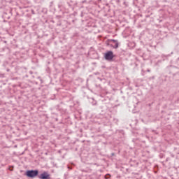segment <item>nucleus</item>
Here are the masks:
<instances>
[{
	"label": "nucleus",
	"mask_w": 179,
	"mask_h": 179,
	"mask_svg": "<svg viewBox=\"0 0 179 179\" xmlns=\"http://www.w3.org/2000/svg\"><path fill=\"white\" fill-rule=\"evenodd\" d=\"M38 178H40V179H50L51 178L50 177V174H48V173L43 172L38 176Z\"/></svg>",
	"instance_id": "20e7f679"
},
{
	"label": "nucleus",
	"mask_w": 179,
	"mask_h": 179,
	"mask_svg": "<svg viewBox=\"0 0 179 179\" xmlns=\"http://www.w3.org/2000/svg\"><path fill=\"white\" fill-rule=\"evenodd\" d=\"M104 58L106 61H113V59L114 58V53L113 51H108L105 53Z\"/></svg>",
	"instance_id": "7ed1b4c3"
},
{
	"label": "nucleus",
	"mask_w": 179,
	"mask_h": 179,
	"mask_svg": "<svg viewBox=\"0 0 179 179\" xmlns=\"http://www.w3.org/2000/svg\"><path fill=\"white\" fill-rule=\"evenodd\" d=\"M107 43V45H109L110 47H112V48H114L115 50H117L120 44L118 43V41L115 39H108Z\"/></svg>",
	"instance_id": "f03ea898"
},
{
	"label": "nucleus",
	"mask_w": 179,
	"mask_h": 179,
	"mask_svg": "<svg viewBox=\"0 0 179 179\" xmlns=\"http://www.w3.org/2000/svg\"><path fill=\"white\" fill-rule=\"evenodd\" d=\"M148 72H150V70H148Z\"/></svg>",
	"instance_id": "39448f33"
},
{
	"label": "nucleus",
	"mask_w": 179,
	"mask_h": 179,
	"mask_svg": "<svg viewBox=\"0 0 179 179\" xmlns=\"http://www.w3.org/2000/svg\"><path fill=\"white\" fill-rule=\"evenodd\" d=\"M25 176L29 178H34L38 176V170H28L26 171Z\"/></svg>",
	"instance_id": "f257e3e1"
}]
</instances>
